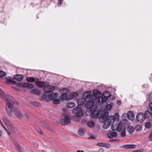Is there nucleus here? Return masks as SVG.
Segmentation results:
<instances>
[{
  "label": "nucleus",
  "instance_id": "nucleus-1",
  "mask_svg": "<svg viewBox=\"0 0 152 152\" xmlns=\"http://www.w3.org/2000/svg\"><path fill=\"white\" fill-rule=\"evenodd\" d=\"M83 96L86 98V101L85 107L87 108L86 111V114L87 116H91L93 118L100 116L99 111L97 109L93 108L94 105L93 96L91 95V92L90 91L85 92Z\"/></svg>",
  "mask_w": 152,
  "mask_h": 152
},
{
  "label": "nucleus",
  "instance_id": "nucleus-2",
  "mask_svg": "<svg viewBox=\"0 0 152 152\" xmlns=\"http://www.w3.org/2000/svg\"><path fill=\"white\" fill-rule=\"evenodd\" d=\"M0 96L3 99L5 100L6 106L7 107V108H6L7 113L9 115L11 116L12 103H15V100L8 95L5 96L4 92L1 88H0Z\"/></svg>",
  "mask_w": 152,
  "mask_h": 152
},
{
  "label": "nucleus",
  "instance_id": "nucleus-3",
  "mask_svg": "<svg viewBox=\"0 0 152 152\" xmlns=\"http://www.w3.org/2000/svg\"><path fill=\"white\" fill-rule=\"evenodd\" d=\"M151 113L148 110H146L145 113H139L137 114L136 117L138 121L141 122L144 121L146 117H148L151 116Z\"/></svg>",
  "mask_w": 152,
  "mask_h": 152
},
{
  "label": "nucleus",
  "instance_id": "nucleus-4",
  "mask_svg": "<svg viewBox=\"0 0 152 152\" xmlns=\"http://www.w3.org/2000/svg\"><path fill=\"white\" fill-rule=\"evenodd\" d=\"M115 121V117L114 116H110L108 117L103 124V127L104 129H107L110 126L111 123L114 122Z\"/></svg>",
  "mask_w": 152,
  "mask_h": 152
},
{
  "label": "nucleus",
  "instance_id": "nucleus-5",
  "mask_svg": "<svg viewBox=\"0 0 152 152\" xmlns=\"http://www.w3.org/2000/svg\"><path fill=\"white\" fill-rule=\"evenodd\" d=\"M55 89V88L54 86L51 85H48L44 87L45 93L43 94L44 97L49 95Z\"/></svg>",
  "mask_w": 152,
  "mask_h": 152
},
{
  "label": "nucleus",
  "instance_id": "nucleus-6",
  "mask_svg": "<svg viewBox=\"0 0 152 152\" xmlns=\"http://www.w3.org/2000/svg\"><path fill=\"white\" fill-rule=\"evenodd\" d=\"M16 102L14 103H12V112H13V113H14V114L17 117L19 118H22L23 117V114L22 112V111H21L19 109H16L15 108H14L13 107V104L14 103H15Z\"/></svg>",
  "mask_w": 152,
  "mask_h": 152
},
{
  "label": "nucleus",
  "instance_id": "nucleus-7",
  "mask_svg": "<svg viewBox=\"0 0 152 152\" xmlns=\"http://www.w3.org/2000/svg\"><path fill=\"white\" fill-rule=\"evenodd\" d=\"M58 96V93H55L50 94L49 95H48L46 96H44V97L46 101H49L53 99H55L57 98Z\"/></svg>",
  "mask_w": 152,
  "mask_h": 152
},
{
  "label": "nucleus",
  "instance_id": "nucleus-8",
  "mask_svg": "<svg viewBox=\"0 0 152 152\" xmlns=\"http://www.w3.org/2000/svg\"><path fill=\"white\" fill-rule=\"evenodd\" d=\"M122 124L121 122H120L118 124H113L111 126V128L113 130L120 132L122 129Z\"/></svg>",
  "mask_w": 152,
  "mask_h": 152
},
{
  "label": "nucleus",
  "instance_id": "nucleus-9",
  "mask_svg": "<svg viewBox=\"0 0 152 152\" xmlns=\"http://www.w3.org/2000/svg\"><path fill=\"white\" fill-rule=\"evenodd\" d=\"M2 120L7 128L10 130H11L12 128V126L9 120L5 116H3Z\"/></svg>",
  "mask_w": 152,
  "mask_h": 152
},
{
  "label": "nucleus",
  "instance_id": "nucleus-10",
  "mask_svg": "<svg viewBox=\"0 0 152 152\" xmlns=\"http://www.w3.org/2000/svg\"><path fill=\"white\" fill-rule=\"evenodd\" d=\"M60 121L63 125H66L70 123V119L68 117L65 116L64 118L60 120Z\"/></svg>",
  "mask_w": 152,
  "mask_h": 152
},
{
  "label": "nucleus",
  "instance_id": "nucleus-11",
  "mask_svg": "<svg viewBox=\"0 0 152 152\" xmlns=\"http://www.w3.org/2000/svg\"><path fill=\"white\" fill-rule=\"evenodd\" d=\"M93 94L94 97L98 98L99 101L100 100L99 98L101 97L102 94H101V92L98 90H94L93 92Z\"/></svg>",
  "mask_w": 152,
  "mask_h": 152
},
{
  "label": "nucleus",
  "instance_id": "nucleus-12",
  "mask_svg": "<svg viewBox=\"0 0 152 152\" xmlns=\"http://www.w3.org/2000/svg\"><path fill=\"white\" fill-rule=\"evenodd\" d=\"M86 98L83 95V97L78 99L77 102L78 105H80L83 104L86 101Z\"/></svg>",
  "mask_w": 152,
  "mask_h": 152
},
{
  "label": "nucleus",
  "instance_id": "nucleus-13",
  "mask_svg": "<svg viewBox=\"0 0 152 152\" xmlns=\"http://www.w3.org/2000/svg\"><path fill=\"white\" fill-rule=\"evenodd\" d=\"M117 135V134L116 132L112 131H110V132L107 134V137L110 139H112L114 137H116Z\"/></svg>",
  "mask_w": 152,
  "mask_h": 152
},
{
  "label": "nucleus",
  "instance_id": "nucleus-14",
  "mask_svg": "<svg viewBox=\"0 0 152 152\" xmlns=\"http://www.w3.org/2000/svg\"><path fill=\"white\" fill-rule=\"evenodd\" d=\"M82 108L81 107L79 106L74 108L72 110V112L73 114H77L80 113L81 112Z\"/></svg>",
  "mask_w": 152,
  "mask_h": 152
},
{
  "label": "nucleus",
  "instance_id": "nucleus-15",
  "mask_svg": "<svg viewBox=\"0 0 152 152\" xmlns=\"http://www.w3.org/2000/svg\"><path fill=\"white\" fill-rule=\"evenodd\" d=\"M22 86L24 88H32L34 87L33 85L28 83H24L22 84Z\"/></svg>",
  "mask_w": 152,
  "mask_h": 152
},
{
  "label": "nucleus",
  "instance_id": "nucleus-16",
  "mask_svg": "<svg viewBox=\"0 0 152 152\" xmlns=\"http://www.w3.org/2000/svg\"><path fill=\"white\" fill-rule=\"evenodd\" d=\"M35 83L37 86L40 88L45 87L46 85L45 83L43 81H36L35 82Z\"/></svg>",
  "mask_w": 152,
  "mask_h": 152
},
{
  "label": "nucleus",
  "instance_id": "nucleus-17",
  "mask_svg": "<svg viewBox=\"0 0 152 152\" xmlns=\"http://www.w3.org/2000/svg\"><path fill=\"white\" fill-rule=\"evenodd\" d=\"M127 117L129 120L133 121L134 119V117L133 112L132 111L128 112L127 113Z\"/></svg>",
  "mask_w": 152,
  "mask_h": 152
},
{
  "label": "nucleus",
  "instance_id": "nucleus-18",
  "mask_svg": "<svg viewBox=\"0 0 152 152\" xmlns=\"http://www.w3.org/2000/svg\"><path fill=\"white\" fill-rule=\"evenodd\" d=\"M13 77L15 80L19 81H21L23 78V76L20 74L14 75Z\"/></svg>",
  "mask_w": 152,
  "mask_h": 152
},
{
  "label": "nucleus",
  "instance_id": "nucleus-19",
  "mask_svg": "<svg viewBox=\"0 0 152 152\" xmlns=\"http://www.w3.org/2000/svg\"><path fill=\"white\" fill-rule=\"evenodd\" d=\"M80 115L79 116V115H75L74 117V120L76 122H79L80 121L81 118L82 117V113L80 114Z\"/></svg>",
  "mask_w": 152,
  "mask_h": 152
},
{
  "label": "nucleus",
  "instance_id": "nucleus-20",
  "mask_svg": "<svg viewBox=\"0 0 152 152\" xmlns=\"http://www.w3.org/2000/svg\"><path fill=\"white\" fill-rule=\"evenodd\" d=\"M87 125L89 127L93 128L95 126V123L93 121H91L88 122Z\"/></svg>",
  "mask_w": 152,
  "mask_h": 152
},
{
  "label": "nucleus",
  "instance_id": "nucleus-21",
  "mask_svg": "<svg viewBox=\"0 0 152 152\" xmlns=\"http://www.w3.org/2000/svg\"><path fill=\"white\" fill-rule=\"evenodd\" d=\"M136 147L134 145H123V147L124 148H134Z\"/></svg>",
  "mask_w": 152,
  "mask_h": 152
},
{
  "label": "nucleus",
  "instance_id": "nucleus-22",
  "mask_svg": "<svg viewBox=\"0 0 152 152\" xmlns=\"http://www.w3.org/2000/svg\"><path fill=\"white\" fill-rule=\"evenodd\" d=\"M26 80L28 82H34L36 80V79L33 77H27L26 78Z\"/></svg>",
  "mask_w": 152,
  "mask_h": 152
},
{
  "label": "nucleus",
  "instance_id": "nucleus-23",
  "mask_svg": "<svg viewBox=\"0 0 152 152\" xmlns=\"http://www.w3.org/2000/svg\"><path fill=\"white\" fill-rule=\"evenodd\" d=\"M113 105V103H111L110 104H108L107 105L105 108L106 110H107V111L110 110L112 109Z\"/></svg>",
  "mask_w": 152,
  "mask_h": 152
},
{
  "label": "nucleus",
  "instance_id": "nucleus-24",
  "mask_svg": "<svg viewBox=\"0 0 152 152\" xmlns=\"http://www.w3.org/2000/svg\"><path fill=\"white\" fill-rule=\"evenodd\" d=\"M127 130L129 133H132L134 132V128L133 126H129L128 127Z\"/></svg>",
  "mask_w": 152,
  "mask_h": 152
},
{
  "label": "nucleus",
  "instance_id": "nucleus-25",
  "mask_svg": "<svg viewBox=\"0 0 152 152\" xmlns=\"http://www.w3.org/2000/svg\"><path fill=\"white\" fill-rule=\"evenodd\" d=\"M66 106L68 108H72L75 106V104L73 102L69 103L67 104Z\"/></svg>",
  "mask_w": 152,
  "mask_h": 152
},
{
  "label": "nucleus",
  "instance_id": "nucleus-26",
  "mask_svg": "<svg viewBox=\"0 0 152 152\" xmlns=\"http://www.w3.org/2000/svg\"><path fill=\"white\" fill-rule=\"evenodd\" d=\"M103 96L108 98L111 96L110 93L108 91H105L103 93Z\"/></svg>",
  "mask_w": 152,
  "mask_h": 152
},
{
  "label": "nucleus",
  "instance_id": "nucleus-27",
  "mask_svg": "<svg viewBox=\"0 0 152 152\" xmlns=\"http://www.w3.org/2000/svg\"><path fill=\"white\" fill-rule=\"evenodd\" d=\"M52 102L54 104H58L60 103V100L59 99L57 98L55 99H53V100Z\"/></svg>",
  "mask_w": 152,
  "mask_h": 152
},
{
  "label": "nucleus",
  "instance_id": "nucleus-28",
  "mask_svg": "<svg viewBox=\"0 0 152 152\" xmlns=\"http://www.w3.org/2000/svg\"><path fill=\"white\" fill-rule=\"evenodd\" d=\"M68 95L66 93H64L61 95L62 98L66 100H68Z\"/></svg>",
  "mask_w": 152,
  "mask_h": 152
},
{
  "label": "nucleus",
  "instance_id": "nucleus-29",
  "mask_svg": "<svg viewBox=\"0 0 152 152\" xmlns=\"http://www.w3.org/2000/svg\"><path fill=\"white\" fill-rule=\"evenodd\" d=\"M148 106L149 108H148L147 110H148L151 113V112H152V102L149 103L148 104Z\"/></svg>",
  "mask_w": 152,
  "mask_h": 152
},
{
  "label": "nucleus",
  "instance_id": "nucleus-30",
  "mask_svg": "<svg viewBox=\"0 0 152 152\" xmlns=\"http://www.w3.org/2000/svg\"><path fill=\"white\" fill-rule=\"evenodd\" d=\"M142 127L140 125H137L135 127L134 129L137 131H140L141 130Z\"/></svg>",
  "mask_w": 152,
  "mask_h": 152
},
{
  "label": "nucleus",
  "instance_id": "nucleus-31",
  "mask_svg": "<svg viewBox=\"0 0 152 152\" xmlns=\"http://www.w3.org/2000/svg\"><path fill=\"white\" fill-rule=\"evenodd\" d=\"M84 131L82 129H80L78 131V134L80 135H83L84 134Z\"/></svg>",
  "mask_w": 152,
  "mask_h": 152
},
{
  "label": "nucleus",
  "instance_id": "nucleus-32",
  "mask_svg": "<svg viewBox=\"0 0 152 152\" xmlns=\"http://www.w3.org/2000/svg\"><path fill=\"white\" fill-rule=\"evenodd\" d=\"M74 95L72 94V92L70 93L68 95V99H67L69 100L72 98H74Z\"/></svg>",
  "mask_w": 152,
  "mask_h": 152
},
{
  "label": "nucleus",
  "instance_id": "nucleus-33",
  "mask_svg": "<svg viewBox=\"0 0 152 152\" xmlns=\"http://www.w3.org/2000/svg\"><path fill=\"white\" fill-rule=\"evenodd\" d=\"M121 135L122 137H124L126 135V130L124 129L121 131Z\"/></svg>",
  "mask_w": 152,
  "mask_h": 152
},
{
  "label": "nucleus",
  "instance_id": "nucleus-34",
  "mask_svg": "<svg viewBox=\"0 0 152 152\" xmlns=\"http://www.w3.org/2000/svg\"><path fill=\"white\" fill-rule=\"evenodd\" d=\"M6 75L5 72L3 71H0V77H3Z\"/></svg>",
  "mask_w": 152,
  "mask_h": 152
},
{
  "label": "nucleus",
  "instance_id": "nucleus-35",
  "mask_svg": "<svg viewBox=\"0 0 152 152\" xmlns=\"http://www.w3.org/2000/svg\"><path fill=\"white\" fill-rule=\"evenodd\" d=\"M16 148L18 150L19 152H21V147L18 144L15 145Z\"/></svg>",
  "mask_w": 152,
  "mask_h": 152
},
{
  "label": "nucleus",
  "instance_id": "nucleus-36",
  "mask_svg": "<svg viewBox=\"0 0 152 152\" xmlns=\"http://www.w3.org/2000/svg\"><path fill=\"white\" fill-rule=\"evenodd\" d=\"M145 126L147 128H149L151 126V124L147 122L145 124Z\"/></svg>",
  "mask_w": 152,
  "mask_h": 152
},
{
  "label": "nucleus",
  "instance_id": "nucleus-37",
  "mask_svg": "<svg viewBox=\"0 0 152 152\" xmlns=\"http://www.w3.org/2000/svg\"><path fill=\"white\" fill-rule=\"evenodd\" d=\"M98 146H100L101 147H106V145L105 144L102 143H99L97 144Z\"/></svg>",
  "mask_w": 152,
  "mask_h": 152
},
{
  "label": "nucleus",
  "instance_id": "nucleus-38",
  "mask_svg": "<svg viewBox=\"0 0 152 152\" xmlns=\"http://www.w3.org/2000/svg\"><path fill=\"white\" fill-rule=\"evenodd\" d=\"M108 99V98L103 96V97L102 98V101L103 102H106Z\"/></svg>",
  "mask_w": 152,
  "mask_h": 152
},
{
  "label": "nucleus",
  "instance_id": "nucleus-39",
  "mask_svg": "<svg viewBox=\"0 0 152 152\" xmlns=\"http://www.w3.org/2000/svg\"><path fill=\"white\" fill-rule=\"evenodd\" d=\"M149 139L150 140L152 141V130L151 131L150 134H149Z\"/></svg>",
  "mask_w": 152,
  "mask_h": 152
},
{
  "label": "nucleus",
  "instance_id": "nucleus-40",
  "mask_svg": "<svg viewBox=\"0 0 152 152\" xmlns=\"http://www.w3.org/2000/svg\"><path fill=\"white\" fill-rule=\"evenodd\" d=\"M72 94L74 95V97H75L77 96L78 95V94L77 92H72Z\"/></svg>",
  "mask_w": 152,
  "mask_h": 152
},
{
  "label": "nucleus",
  "instance_id": "nucleus-41",
  "mask_svg": "<svg viewBox=\"0 0 152 152\" xmlns=\"http://www.w3.org/2000/svg\"><path fill=\"white\" fill-rule=\"evenodd\" d=\"M12 80H13L12 78V77H9L7 79V80L10 83L11 82Z\"/></svg>",
  "mask_w": 152,
  "mask_h": 152
},
{
  "label": "nucleus",
  "instance_id": "nucleus-42",
  "mask_svg": "<svg viewBox=\"0 0 152 152\" xmlns=\"http://www.w3.org/2000/svg\"><path fill=\"white\" fill-rule=\"evenodd\" d=\"M63 1L62 0H58V6L59 7V5H61Z\"/></svg>",
  "mask_w": 152,
  "mask_h": 152
},
{
  "label": "nucleus",
  "instance_id": "nucleus-43",
  "mask_svg": "<svg viewBox=\"0 0 152 152\" xmlns=\"http://www.w3.org/2000/svg\"><path fill=\"white\" fill-rule=\"evenodd\" d=\"M3 128H4V130H5V131L7 132V134H9L10 133H9V132L8 131L6 127H5L4 126Z\"/></svg>",
  "mask_w": 152,
  "mask_h": 152
},
{
  "label": "nucleus",
  "instance_id": "nucleus-44",
  "mask_svg": "<svg viewBox=\"0 0 152 152\" xmlns=\"http://www.w3.org/2000/svg\"><path fill=\"white\" fill-rule=\"evenodd\" d=\"M86 119L85 118H83L82 119L81 122L82 123H84L86 122Z\"/></svg>",
  "mask_w": 152,
  "mask_h": 152
},
{
  "label": "nucleus",
  "instance_id": "nucleus-45",
  "mask_svg": "<svg viewBox=\"0 0 152 152\" xmlns=\"http://www.w3.org/2000/svg\"><path fill=\"white\" fill-rule=\"evenodd\" d=\"M96 136H91L89 137V138L91 139H96Z\"/></svg>",
  "mask_w": 152,
  "mask_h": 152
},
{
  "label": "nucleus",
  "instance_id": "nucleus-46",
  "mask_svg": "<svg viewBox=\"0 0 152 152\" xmlns=\"http://www.w3.org/2000/svg\"><path fill=\"white\" fill-rule=\"evenodd\" d=\"M115 115L116 116H117L116 117V119H118L119 118V116H118V113H116L115 114Z\"/></svg>",
  "mask_w": 152,
  "mask_h": 152
},
{
  "label": "nucleus",
  "instance_id": "nucleus-47",
  "mask_svg": "<svg viewBox=\"0 0 152 152\" xmlns=\"http://www.w3.org/2000/svg\"><path fill=\"white\" fill-rule=\"evenodd\" d=\"M104 151V150L102 148H100L99 150V152H103Z\"/></svg>",
  "mask_w": 152,
  "mask_h": 152
},
{
  "label": "nucleus",
  "instance_id": "nucleus-48",
  "mask_svg": "<svg viewBox=\"0 0 152 152\" xmlns=\"http://www.w3.org/2000/svg\"><path fill=\"white\" fill-rule=\"evenodd\" d=\"M117 104H118L120 105L121 104V102L120 101L118 100L117 102Z\"/></svg>",
  "mask_w": 152,
  "mask_h": 152
},
{
  "label": "nucleus",
  "instance_id": "nucleus-49",
  "mask_svg": "<svg viewBox=\"0 0 152 152\" xmlns=\"http://www.w3.org/2000/svg\"><path fill=\"white\" fill-rule=\"evenodd\" d=\"M104 115H105L106 117H108V114L107 113H105Z\"/></svg>",
  "mask_w": 152,
  "mask_h": 152
},
{
  "label": "nucleus",
  "instance_id": "nucleus-50",
  "mask_svg": "<svg viewBox=\"0 0 152 152\" xmlns=\"http://www.w3.org/2000/svg\"><path fill=\"white\" fill-rule=\"evenodd\" d=\"M11 84H15L16 83V82L15 81H13L12 80V82H11Z\"/></svg>",
  "mask_w": 152,
  "mask_h": 152
},
{
  "label": "nucleus",
  "instance_id": "nucleus-51",
  "mask_svg": "<svg viewBox=\"0 0 152 152\" xmlns=\"http://www.w3.org/2000/svg\"><path fill=\"white\" fill-rule=\"evenodd\" d=\"M77 152H84V151L83 150H78L77 151Z\"/></svg>",
  "mask_w": 152,
  "mask_h": 152
},
{
  "label": "nucleus",
  "instance_id": "nucleus-52",
  "mask_svg": "<svg viewBox=\"0 0 152 152\" xmlns=\"http://www.w3.org/2000/svg\"><path fill=\"white\" fill-rule=\"evenodd\" d=\"M140 150L139 152H142L143 151V149H140L139 150Z\"/></svg>",
  "mask_w": 152,
  "mask_h": 152
},
{
  "label": "nucleus",
  "instance_id": "nucleus-53",
  "mask_svg": "<svg viewBox=\"0 0 152 152\" xmlns=\"http://www.w3.org/2000/svg\"><path fill=\"white\" fill-rule=\"evenodd\" d=\"M2 132L0 130V136L2 135Z\"/></svg>",
  "mask_w": 152,
  "mask_h": 152
},
{
  "label": "nucleus",
  "instance_id": "nucleus-54",
  "mask_svg": "<svg viewBox=\"0 0 152 152\" xmlns=\"http://www.w3.org/2000/svg\"><path fill=\"white\" fill-rule=\"evenodd\" d=\"M40 132H39V133H40V134H42V131L40 130Z\"/></svg>",
  "mask_w": 152,
  "mask_h": 152
},
{
  "label": "nucleus",
  "instance_id": "nucleus-55",
  "mask_svg": "<svg viewBox=\"0 0 152 152\" xmlns=\"http://www.w3.org/2000/svg\"><path fill=\"white\" fill-rule=\"evenodd\" d=\"M151 116H152V119H151V122H152V113H151Z\"/></svg>",
  "mask_w": 152,
  "mask_h": 152
},
{
  "label": "nucleus",
  "instance_id": "nucleus-56",
  "mask_svg": "<svg viewBox=\"0 0 152 152\" xmlns=\"http://www.w3.org/2000/svg\"><path fill=\"white\" fill-rule=\"evenodd\" d=\"M35 91H33V92L34 93H36V92H35Z\"/></svg>",
  "mask_w": 152,
  "mask_h": 152
},
{
  "label": "nucleus",
  "instance_id": "nucleus-57",
  "mask_svg": "<svg viewBox=\"0 0 152 152\" xmlns=\"http://www.w3.org/2000/svg\"><path fill=\"white\" fill-rule=\"evenodd\" d=\"M115 99V98H113L112 99Z\"/></svg>",
  "mask_w": 152,
  "mask_h": 152
}]
</instances>
